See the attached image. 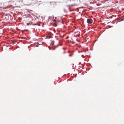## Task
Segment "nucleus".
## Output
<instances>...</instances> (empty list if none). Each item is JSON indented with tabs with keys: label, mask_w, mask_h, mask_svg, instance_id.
Returning <instances> with one entry per match:
<instances>
[{
	"label": "nucleus",
	"mask_w": 124,
	"mask_h": 124,
	"mask_svg": "<svg viewBox=\"0 0 124 124\" xmlns=\"http://www.w3.org/2000/svg\"><path fill=\"white\" fill-rule=\"evenodd\" d=\"M68 5L70 6H76L79 4V2L77 0H68L67 2Z\"/></svg>",
	"instance_id": "obj_1"
},
{
	"label": "nucleus",
	"mask_w": 124,
	"mask_h": 124,
	"mask_svg": "<svg viewBox=\"0 0 124 124\" xmlns=\"http://www.w3.org/2000/svg\"><path fill=\"white\" fill-rule=\"evenodd\" d=\"M17 2L19 3L24 2L25 3H28L30 2V0H17Z\"/></svg>",
	"instance_id": "obj_2"
},
{
	"label": "nucleus",
	"mask_w": 124,
	"mask_h": 124,
	"mask_svg": "<svg viewBox=\"0 0 124 124\" xmlns=\"http://www.w3.org/2000/svg\"><path fill=\"white\" fill-rule=\"evenodd\" d=\"M87 22L88 24H91L93 22V20L91 19H87Z\"/></svg>",
	"instance_id": "obj_3"
},
{
	"label": "nucleus",
	"mask_w": 124,
	"mask_h": 124,
	"mask_svg": "<svg viewBox=\"0 0 124 124\" xmlns=\"http://www.w3.org/2000/svg\"><path fill=\"white\" fill-rule=\"evenodd\" d=\"M47 37L48 39H50V38H52L51 36H47Z\"/></svg>",
	"instance_id": "obj_4"
},
{
	"label": "nucleus",
	"mask_w": 124,
	"mask_h": 124,
	"mask_svg": "<svg viewBox=\"0 0 124 124\" xmlns=\"http://www.w3.org/2000/svg\"><path fill=\"white\" fill-rule=\"evenodd\" d=\"M27 25H29V24L28 23H27Z\"/></svg>",
	"instance_id": "obj_5"
},
{
	"label": "nucleus",
	"mask_w": 124,
	"mask_h": 124,
	"mask_svg": "<svg viewBox=\"0 0 124 124\" xmlns=\"http://www.w3.org/2000/svg\"><path fill=\"white\" fill-rule=\"evenodd\" d=\"M37 47H38V45H37Z\"/></svg>",
	"instance_id": "obj_6"
},
{
	"label": "nucleus",
	"mask_w": 124,
	"mask_h": 124,
	"mask_svg": "<svg viewBox=\"0 0 124 124\" xmlns=\"http://www.w3.org/2000/svg\"><path fill=\"white\" fill-rule=\"evenodd\" d=\"M8 18H7L6 20H8Z\"/></svg>",
	"instance_id": "obj_7"
},
{
	"label": "nucleus",
	"mask_w": 124,
	"mask_h": 124,
	"mask_svg": "<svg viewBox=\"0 0 124 124\" xmlns=\"http://www.w3.org/2000/svg\"><path fill=\"white\" fill-rule=\"evenodd\" d=\"M8 15V16H10L9 15Z\"/></svg>",
	"instance_id": "obj_8"
},
{
	"label": "nucleus",
	"mask_w": 124,
	"mask_h": 124,
	"mask_svg": "<svg viewBox=\"0 0 124 124\" xmlns=\"http://www.w3.org/2000/svg\"><path fill=\"white\" fill-rule=\"evenodd\" d=\"M7 18V17H5V18Z\"/></svg>",
	"instance_id": "obj_9"
}]
</instances>
